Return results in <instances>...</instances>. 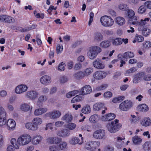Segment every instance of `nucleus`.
Wrapping results in <instances>:
<instances>
[{
	"instance_id": "28",
	"label": "nucleus",
	"mask_w": 151,
	"mask_h": 151,
	"mask_svg": "<svg viewBox=\"0 0 151 151\" xmlns=\"http://www.w3.org/2000/svg\"><path fill=\"white\" fill-rule=\"evenodd\" d=\"M115 22L118 25L122 26L125 24V21L123 17H119L116 19Z\"/></svg>"
},
{
	"instance_id": "49",
	"label": "nucleus",
	"mask_w": 151,
	"mask_h": 151,
	"mask_svg": "<svg viewBox=\"0 0 151 151\" xmlns=\"http://www.w3.org/2000/svg\"><path fill=\"white\" fill-rule=\"evenodd\" d=\"M143 47L145 49H148L151 47V42L149 41H146L143 44Z\"/></svg>"
},
{
	"instance_id": "17",
	"label": "nucleus",
	"mask_w": 151,
	"mask_h": 151,
	"mask_svg": "<svg viewBox=\"0 0 151 151\" xmlns=\"http://www.w3.org/2000/svg\"><path fill=\"white\" fill-rule=\"evenodd\" d=\"M115 116L116 115L114 113H110L102 116V119L104 121H109L114 119Z\"/></svg>"
},
{
	"instance_id": "23",
	"label": "nucleus",
	"mask_w": 151,
	"mask_h": 151,
	"mask_svg": "<svg viewBox=\"0 0 151 151\" xmlns=\"http://www.w3.org/2000/svg\"><path fill=\"white\" fill-rule=\"evenodd\" d=\"M93 37L94 40L96 42H99L103 39V36L100 32L95 33Z\"/></svg>"
},
{
	"instance_id": "6",
	"label": "nucleus",
	"mask_w": 151,
	"mask_h": 151,
	"mask_svg": "<svg viewBox=\"0 0 151 151\" xmlns=\"http://www.w3.org/2000/svg\"><path fill=\"white\" fill-rule=\"evenodd\" d=\"M94 67L98 69H103L105 67V65L101 60L99 58L96 59L93 62Z\"/></svg>"
},
{
	"instance_id": "27",
	"label": "nucleus",
	"mask_w": 151,
	"mask_h": 151,
	"mask_svg": "<svg viewBox=\"0 0 151 151\" xmlns=\"http://www.w3.org/2000/svg\"><path fill=\"white\" fill-rule=\"evenodd\" d=\"M47 110V109L46 108L37 109L34 111V114L36 116L40 115L46 112Z\"/></svg>"
},
{
	"instance_id": "10",
	"label": "nucleus",
	"mask_w": 151,
	"mask_h": 151,
	"mask_svg": "<svg viewBox=\"0 0 151 151\" xmlns=\"http://www.w3.org/2000/svg\"><path fill=\"white\" fill-rule=\"evenodd\" d=\"M61 114V112L58 110L53 111L47 114V116L52 119H55L59 117Z\"/></svg>"
},
{
	"instance_id": "47",
	"label": "nucleus",
	"mask_w": 151,
	"mask_h": 151,
	"mask_svg": "<svg viewBox=\"0 0 151 151\" xmlns=\"http://www.w3.org/2000/svg\"><path fill=\"white\" fill-rule=\"evenodd\" d=\"M93 71V69L91 68L86 69L84 71L85 76H88Z\"/></svg>"
},
{
	"instance_id": "61",
	"label": "nucleus",
	"mask_w": 151,
	"mask_h": 151,
	"mask_svg": "<svg viewBox=\"0 0 151 151\" xmlns=\"http://www.w3.org/2000/svg\"><path fill=\"white\" fill-rule=\"evenodd\" d=\"M63 50V47L62 45L58 44L57 46L56 50L57 54H58L60 51H62Z\"/></svg>"
},
{
	"instance_id": "7",
	"label": "nucleus",
	"mask_w": 151,
	"mask_h": 151,
	"mask_svg": "<svg viewBox=\"0 0 151 151\" xmlns=\"http://www.w3.org/2000/svg\"><path fill=\"white\" fill-rule=\"evenodd\" d=\"M105 135V130L99 129L94 132L93 136L94 138L97 139H102Z\"/></svg>"
},
{
	"instance_id": "21",
	"label": "nucleus",
	"mask_w": 151,
	"mask_h": 151,
	"mask_svg": "<svg viewBox=\"0 0 151 151\" xmlns=\"http://www.w3.org/2000/svg\"><path fill=\"white\" fill-rule=\"evenodd\" d=\"M61 138L56 137H50L47 139V142L52 144H58L61 141Z\"/></svg>"
},
{
	"instance_id": "16",
	"label": "nucleus",
	"mask_w": 151,
	"mask_h": 151,
	"mask_svg": "<svg viewBox=\"0 0 151 151\" xmlns=\"http://www.w3.org/2000/svg\"><path fill=\"white\" fill-rule=\"evenodd\" d=\"M51 78L47 75L42 76L40 79V81L41 83L45 85H47L51 82Z\"/></svg>"
},
{
	"instance_id": "14",
	"label": "nucleus",
	"mask_w": 151,
	"mask_h": 151,
	"mask_svg": "<svg viewBox=\"0 0 151 151\" xmlns=\"http://www.w3.org/2000/svg\"><path fill=\"white\" fill-rule=\"evenodd\" d=\"M139 31L142 32V34L144 36L146 37L149 35L150 33V30L149 28L144 26H140L138 28Z\"/></svg>"
},
{
	"instance_id": "57",
	"label": "nucleus",
	"mask_w": 151,
	"mask_h": 151,
	"mask_svg": "<svg viewBox=\"0 0 151 151\" xmlns=\"http://www.w3.org/2000/svg\"><path fill=\"white\" fill-rule=\"evenodd\" d=\"M31 126V130L33 131L36 130L38 128V126L34 123V122H32V123Z\"/></svg>"
},
{
	"instance_id": "37",
	"label": "nucleus",
	"mask_w": 151,
	"mask_h": 151,
	"mask_svg": "<svg viewBox=\"0 0 151 151\" xmlns=\"http://www.w3.org/2000/svg\"><path fill=\"white\" fill-rule=\"evenodd\" d=\"M144 149L146 151H148L151 148V142H146L143 145Z\"/></svg>"
},
{
	"instance_id": "50",
	"label": "nucleus",
	"mask_w": 151,
	"mask_h": 151,
	"mask_svg": "<svg viewBox=\"0 0 151 151\" xmlns=\"http://www.w3.org/2000/svg\"><path fill=\"white\" fill-rule=\"evenodd\" d=\"M98 117V115L96 114L92 115L89 119V121L91 122L95 123Z\"/></svg>"
},
{
	"instance_id": "25",
	"label": "nucleus",
	"mask_w": 151,
	"mask_h": 151,
	"mask_svg": "<svg viewBox=\"0 0 151 151\" xmlns=\"http://www.w3.org/2000/svg\"><path fill=\"white\" fill-rule=\"evenodd\" d=\"M70 134V133L69 130L66 129L60 130L58 132V134L59 136L61 137L68 136Z\"/></svg>"
},
{
	"instance_id": "13",
	"label": "nucleus",
	"mask_w": 151,
	"mask_h": 151,
	"mask_svg": "<svg viewBox=\"0 0 151 151\" xmlns=\"http://www.w3.org/2000/svg\"><path fill=\"white\" fill-rule=\"evenodd\" d=\"M145 75L144 72H141L136 74L134 78L133 81L134 83H137L141 81L142 78L144 77Z\"/></svg>"
},
{
	"instance_id": "30",
	"label": "nucleus",
	"mask_w": 151,
	"mask_h": 151,
	"mask_svg": "<svg viewBox=\"0 0 151 151\" xmlns=\"http://www.w3.org/2000/svg\"><path fill=\"white\" fill-rule=\"evenodd\" d=\"M111 45L110 41L109 40H105L102 42L100 44V46L102 48H106Z\"/></svg>"
},
{
	"instance_id": "39",
	"label": "nucleus",
	"mask_w": 151,
	"mask_h": 151,
	"mask_svg": "<svg viewBox=\"0 0 151 151\" xmlns=\"http://www.w3.org/2000/svg\"><path fill=\"white\" fill-rule=\"evenodd\" d=\"M82 98V97L81 95H77L73 98L71 102L72 103H73L79 101L81 100Z\"/></svg>"
},
{
	"instance_id": "56",
	"label": "nucleus",
	"mask_w": 151,
	"mask_h": 151,
	"mask_svg": "<svg viewBox=\"0 0 151 151\" xmlns=\"http://www.w3.org/2000/svg\"><path fill=\"white\" fill-rule=\"evenodd\" d=\"M90 128V126L88 124H86L82 126L81 129L82 130H87L88 132H89V129Z\"/></svg>"
},
{
	"instance_id": "31",
	"label": "nucleus",
	"mask_w": 151,
	"mask_h": 151,
	"mask_svg": "<svg viewBox=\"0 0 151 151\" xmlns=\"http://www.w3.org/2000/svg\"><path fill=\"white\" fill-rule=\"evenodd\" d=\"M42 139V137L40 135L34 137L32 140V142L34 144H37L40 142Z\"/></svg>"
},
{
	"instance_id": "60",
	"label": "nucleus",
	"mask_w": 151,
	"mask_h": 151,
	"mask_svg": "<svg viewBox=\"0 0 151 151\" xmlns=\"http://www.w3.org/2000/svg\"><path fill=\"white\" fill-rule=\"evenodd\" d=\"M94 13L93 12H91L90 14V19L88 22V25L90 26L93 20Z\"/></svg>"
},
{
	"instance_id": "46",
	"label": "nucleus",
	"mask_w": 151,
	"mask_h": 151,
	"mask_svg": "<svg viewBox=\"0 0 151 151\" xmlns=\"http://www.w3.org/2000/svg\"><path fill=\"white\" fill-rule=\"evenodd\" d=\"M146 11V8L145 6L142 5L139 8L138 12L140 14H143Z\"/></svg>"
},
{
	"instance_id": "64",
	"label": "nucleus",
	"mask_w": 151,
	"mask_h": 151,
	"mask_svg": "<svg viewBox=\"0 0 151 151\" xmlns=\"http://www.w3.org/2000/svg\"><path fill=\"white\" fill-rule=\"evenodd\" d=\"M143 79L146 81L151 80V74H148L145 76L143 78Z\"/></svg>"
},
{
	"instance_id": "40",
	"label": "nucleus",
	"mask_w": 151,
	"mask_h": 151,
	"mask_svg": "<svg viewBox=\"0 0 151 151\" xmlns=\"http://www.w3.org/2000/svg\"><path fill=\"white\" fill-rule=\"evenodd\" d=\"M140 110L142 112L147 111L148 110V106L145 104H143L139 106Z\"/></svg>"
},
{
	"instance_id": "3",
	"label": "nucleus",
	"mask_w": 151,
	"mask_h": 151,
	"mask_svg": "<svg viewBox=\"0 0 151 151\" xmlns=\"http://www.w3.org/2000/svg\"><path fill=\"white\" fill-rule=\"evenodd\" d=\"M101 24L104 27H109L112 26L114 23V21L111 17L106 15L102 17L100 19Z\"/></svg>"
},
{
	"instance_id": "18",
	"label": "nucleus",
	"mask_w": 151,
	"mask_h": 151,
	"mask_svg": "<svg viewBox=\"0 0 151 151\" xmlns=\"http://www.w3.org/2000/svg\"><path fill=\"white\" fill-rule=\"evenodd\" d=\"M82 95H85L90 93L92 92L91 86L89 85H86L82 87L81 89Z\"/></svg>"
},
{
	"instance_id": "19",
	"label": "nucleus",
	"mask_w": 151,
	"mask_h": 151,
	"mask_svg": "<svg viewBox=\"0 0 151 151\" xmlns=\"http://www.w3.org/2000/svg\"><path fill=\"white\" fill-rule=\"evenodd\" d=\"M105 107V104L104 103H97L94 104L93 106L94 111H98Z\"/></svg>"
},
{
	"instance_id": "2",
	"label": "nucleus",
	"mask_w": 151,
	"mask_h": 151,
	"mask_svg": "<svg viewBox=\"0 0 151 151\" xmlns=\"http://www.w3.org/2000/svg\"><path fill=\"white\" fill-rule=\"evenodd\" d=\"M101 48L98 46H93L90 47L87 53V55L91 59H93L96 58L98 54L101 51Z\"/></svg>"
},
{
	"instance_id": "59",
	"label": "nucleus",
	"mask_w": 151,
	"mask_h": 151,
	"mask_svg": "<svg viewBox=\"0 0 151 151\" xmlns=\"http://www.w3.org/2000/svg\"><path fill=\"white\" fill-rule=\"evenodd\" d=\"M4 136L0 134V148L4 145Z\"/></svg>"
},
{
	"instance_id": "41",
	"label": "nucleus",
	"mask_w": 151,
	"mask_h": 151,
	"mask_svg": "<svg viewBox=\"0 0 151 151\" xmlns=\"http://www.w3.org/2000/svg\"><path fill=\"white\" fill-rule=\"evenodd\" d=\"M76 127V124L73 123H70L65 125V127L70 130L74 129Z\"/></svg>"
},
{
	"instance_id": "54",
	"label": "nucleus",
	"mask_w": 151,
	"mask_h": 151,
	"mask_svg": "<svg viewBox=\"0 0 151 151\" xmlns=\"http://www.w3.org/2000/svg\"><path fill=\"white\" fill-rule=\"evenodd\" d=\"M127 5L125 4H120L119 6V9L123 11H126L127 10Z\"/></svg>"
},
{
	"instance_id": "11",
	"label": "nucleus",
	"mask_w": 151,
	"mask_h": 151,
	"mask_svg": "<svg viewBox=\"0 0 151 151\" xmlns=\"http://www.w3.org/2000/svg\"><path fill=\"white\" fill-rule=\"evenodd\" d=\"M38 93L35 91H27L25 94L26 96L31 100H34L37 96Z\"/></svg>"
},
{
	"instance_id": "15",
	"label": "nucleus",
	"mask_w": 151,
	"mask_h": 151,
	"mask_svg": "<svg viewBox=\"0 0 151 151\" xmlns=\"http://www.w3.org/2000/svg\"><path fill=\"white\" fill-rule=\"evenodd\" d=\"M134 56V53L131 52H127L124 53L123 55L119 54L118 55V59L126 58H131Z\"/></svg>"
},
{
	"instance_id": "53",
	"label": "nucleus",
	"mask_w": 151,
	"mask_h": 151,
	"mask_svg": "<svg viewBox=\"0 0 151 151\" xmlns=\"http://www.w3.org/2000/svg\"><path fill=\"white\" fill-rule=\"evenodd\" d=\"M113 94L111 91H108L105 92L104 94V96L105 98H110L112 96Z\"/></svg>"
},
{
	"instance_id": "42",
	"label": "nucleus",
	"mask_w": 151,
	"mask_h": 151,
	"mask_svg": "<svg viewBox=\"0 0 151 151\" xmlns=\"http://www.w3.org/2000/svg\"><path fill=\"white\" fill-rule=\"evenodd\" d=\"M67 146V143L65 142H62L59 145H57V149L58 150H62L65 148Z\"/></svg>"
},
{
	"instance_id": "22",
	"label": "nucleus",
	"mask_w": 151,
	"mask_h": 151,
	"mask_svg": "<svg viewBox=\"0 0 151 151\" xmlns=\"http://www.w3.org/2000/svg\"><path fill=\"white\" fill-rule=\"evenodd\" d=\"M100 145V143L99 142H96L95 141H91L90 143L88 144V147H87L88 150H91V149H95L96 147V146H98Z\"/></svg>"
},
{
	"instance_id": "35",
	"label": "nucleus",
	"mask_w": 151,
	"mask_h": 151,
	"mask_svg": "<svg viewBox=\"0 0 151 151\" xmlns=\"http://www.w3.org/2000/svg\"><path fill=\"white\" fill-rule=\"evenodd\" d=\"M63 119L67 122H71L73 119V116L68 114H66L62 118Z\"/></svg>"
},
{
	"instance_id": "29",
	"label": "nucleus",
	"mask_w": 151,
	"mask_h": 151,
	"mask_svg": "<svg viewBox=\"0 0 151 151\" xmlns=\"http://www.w3.org/2000/svg\"><path fill=\"white\" fill-rule=\"evenodd\" d=\"M70 143L72 145H75L78 144L79 145L81 144H79L80 143V139L76 137H74L72 138L69 141Z\"/></svg>"
},
{
	"instance_id": "1",
	"label": "nucleus",
	"mask_w": 151,
	"mask_h": 151,
	"mask_svg": "<svg viewBox=\"0 0 151 151\" xmlns=\"http://www.w3.org/2000/svg\"><path fill=\"white\" fill-rule=\"evenodd\" d=\"M119 120L116 119L114 121H112L111 124H107L106 126L108 131L111 133H114L118 131L122 127L121 124L118 123Z\"/></svg>"
},
{
	"instance_id": "52",
	"label": "nucleus",
	"mask_w": 151,
	"mask_h": 151,
	"mask_svg": "<svg viewBox=\"0 0 151 151\" xmlns=\"http://www.w3.org/2000/svg\"><path fill=\"white\" fill-rule=\"evenodd\" d=\"M16 139L15 138H12L11 140V143L14 147L16 149H18L19 148V146L16 144Z\"/></svg>"
},
{
	"instance_id": "44",
	"label": "nucleus",
	"mask_w": 151,
	"mask_h": 151,
	"mask_svg": "<svg viewBox=\"0 0 151 151\" xmlns=\"http://www.w3.org/2000/svg\"><path fill=\"white\" fill-rule=\"evenodd\" d=\"M108 86V85L106 84H104L97 87L96 88L97 91H101L105 89Z\"/></svg>"
},
{
	"instance_id": "5",
	"label": "nucleus",
	"mask_w": 151,
	"mask_h": 151,
	"mask_svg": "<svg viewBox=\"0 0 151 151\" xmlns=\"http://www.w3.org/2000/svg\"><path fill=\"white\" fill-rule=\"evenodd\" d=\"M132 103L131 101L126 100L121 103L119 105V109L123 111H127L132 106Z\"/></svg>"
},
{
	"instance_id": "9",
	"label": "nucleus",
	"mask_w": 151,
	"mask_h": 151,
	"mask_svg": "<svg viewBox=\"0 0 151 151\" xmlns=\"http://www.w3.org/2000/svg\"><path fill=\"white\" fill-rule=\"evenodd\" d=\"M128 23L130 24L135 25L136 26H140V21H139V18L137 16H134L129 19L128 21Z\"/></svg>"
},
{
	"instance_id": "4",
	"label": "nucleus",
	"mask_w": 151,
	"mask_h": 151,
	"mask_svg": "<svg viewBox=\"0 0 151 151\" xmlns=\"http://www.w3.org/2000/svg\"><path fill=\"white\" fill-rule=\"evenodd\" d=\"M31 139V137L29 135H23L18 138L17 142L20 145H24L29 143Z\"/></svg>"
},
{
	"instance_id": "58",
	"label": "nucleus",
	"mask_w": 151,
	"mask_h": 151,
	"mask_svg": "<svg viewBox=\"0 0 151 151\" xmlns=\"http://www.w3.org/2000/svg\"><path fill=\"white\" fill-rule=\"evenodd\" d=\"M150 20L149 18H145L144 20L141 19L140 20V26H144L146 24V21H148Z\"/></svg>"
},
{
	"instance_id": "33",
	"label": "nucleus",
	"mask_w": 151,
	"mask_h": 151,
	"mask_svg": "<svg viewBox=\"0 0 151 151\" xmlns=\"http://www.w3.org/2000/svg\"><path fill=\"white\" fill-rule=\"evenodd\" d=\"M133 143L135 145L140 144L142 142V140L138 136L136 135L133 137L132 139Z\"/></svg>"
},
{
	"instance_id": "43",
	"label": "nucleus",
	"mask_w": 151,
	"mask_h": 151,
	"mask_svg": "<svg viewBox=\"0 0 151 151\" xmlns=\"http://www.w3.org/2000/svg\"><path fill=\"white\" fill-rule=\"evenodd\" d=\"M4 22L9 23H11L13 22V20H14V19L11 17L6 15Z\"/></svg>"
},
{
	"instance_id": "34",
	"label": "nucleus",
	"mask_w": 151,
	"mask_h": 151,
	"mask_svg": "<svg viewBox=\"0 0 151 151\" xmlns=\"http://www.w3.org/2000/svg\"><path fill=\"white\" fill-rule=\"evenodd\" d=\"M112 43L115 46H117L122 44V38H116L114 39H112Z\"/></svg>"
},
{
	"instance_id": "51",
	"label": "nucleus",
	"mask_w": 151,
	"mask_h": 151,
	"mask_svg": "<svg viewBox=\"0 0 151 151\" xmlns=\"http://www.w3.org/2000/svg\"><path fill=\"white\" fill-rule=\"evenodd\" d=\"M65 63L63 62H62L60 63L58 65V70H64L65 69Z\"/></svg>"
},
{
	"instance_id": "55",
	"label": "nucleus",
	"mask_w": 151,
	"mask_h": 151,
	"mask_svg": "<svg viewBox=\"0 0 151 151\" xmlns=\"http://www.w3.org/2000/svg\"><path fill=\"white\" fill-rule=\"evenodd\" d=\"M135 39L139 42H142L144 40V37L141 35H137L136 36Z\"/></svg>"
},
{
	"instance_id": "36",
	"label": "nucleus",
	"mask_w": 151,
	"mask_h": 151,
	"mask_svg": "<svg viewBox=\"0 0 151 151\" xmlns=\"http://www.w3.org/2000/svg\"><path fill=\"white\" fill-rule=\"evenodd\" d=\"M74 76L76 79H80L85 76V74L83 72L80 71L75 73Z\"/></svg>"
},
{
	"instance_id": "38",
	"label": "nucleus",
	"mask_w": 151,
	"mask_h": 151,
	"mask_svg": "<svg viewBox=\"0 0 151 151\" xmlns=\"http://www.w3.org/2000/svg\"><path fill=\"white\" fill-rule=\"evenodd\" d=\"M20 109L23 111H28L30 109L29 105L27 104L24 103L21 105Z\"/></svg>"
},
{
	"instance_id": "12",
	"label": "nucleus",
	"mask_w": 151,
	"mask_h": 151,
	"mask_svg": "<svg viewBox=\"0 0 151 151\" xmlns=\"http://www.w3.org/2000/svg\"><path fill=\"white\" fill-rule=\"evenodd\" d=\"M27 86L25 85H19L16 88L15 92L17 94H21L27 91Z\"/></svg>"
},
{
	"instance_id": "8",
	"label": "nucleus",
	"mask_w": 151,
	"mask_h": 151,
	"mask_svg": "<svg viewBox=\"0 0 151 151\" xmlns=\"http://www.w3.org/2000/svg\"><path fill=\"white\" fill-rule=\"evenodd\" d=\"M107 75L106 72L103 71H97L93 74V77L96 79L101 80L105 78Z\"/></svg>"
},
{
	"instance_id": "62",
	"label": "nucleus",
	"mask_w": 151,
	"mask_h": 151,
	"mask_svg": "<svg viewBox=\"0 0 151 151\" xmlns=\"http://www.w3.org/2000/svg\"><path fill=\"white\" fill-rule=\"evenodd\" d=\"M137 70V69L133 67L127 70L126 72V74H129L131 73H133Z\"/></svg>"
},
{
	"instance_id": "45",
	"label": "nucleus",
	"mask_w": 151,
	"mask_h": 151,
	"mask_svg": "<svg viewBox=\"0 0 151 151\" xmlns=\"http://www.w3.org/2000/svg\"><path fill=\"white\" fill-rule=\"evenodd\" d=\"M42 120L41 118H36L34 119L32 122L37 125L38 126L40 125L42 123Z\"/></svg>"
},
{
	"instance_id": "32",
	"label": "nucleus",
	"mask_w": 151,
	"mask_h": 151,
	"mask_svg": "<svg viewBox=\"0 0 151 151\" xmlns=\"http://www.w3.org/2000/svg\"><path fill=\"white\" fill-rule=\"evenodd\" d=\"M91 108L89 105H85L82 109V112L85 114H88L90 112Z\"/></svg>"
},
{
	"instance_id": "20",
	"label": "nucleus",
	"mask_w": 151,
	"mask_h": 151,
	"mask_svg": "<svg viewBox=\"0 0 151 151\" xmlns=\"http://www.w3.org/2000/svg\"><path fill=\"white\" fill-rule=\"evenodd\" d=\"M141 124L145 127H147L151 124V120L149 117H145L140 121Z\"/></svg>"
},
{
	"instance_id": "48",
	"label": "nucleus",
	"mask_w": 151,
	"mask_h": 151,
	"mask_svg": "<svg viewBox=\"0 0 151 151\" xmlns=\"http://www.w3.org/2000/svg\"><path fill=\"white\" fill-rule=\"evenodd\" d=\"M127 16L129 19L134 17L135 15L134 12L131 9H128L127 12Z\"/></svg>"
},
{
	"instance_id": "63",
	"label": "nucleus",
	"mask_w": 151,
	"mask_h": 151,
	"mask_svg": "<svg viewBox=\"0 0 151 151\" xmlns=\"http://www.w3.org/2000/svg\"><path fill=\"white\" fill-rule=\"evenodd\" d=\"M60 81L61 83H64L67 82L68 79L65 76H62L60 78Z\"/></svg>"
},
{
	"instance_id": "26",
	"label": "nucleus",
	"mask_w": 151,
	"mask_h": 151,
	"mask_svg": "<svg viewBox=\"0 0 151 151\" xmlns=\"http://www.w3.org/2000/svg\"><path fill=\"white\" fill-rule=\"evenodd\" d=\"M47 99V98L46 96L43 95L40 96L38 99V101L37 102V105L39 107L42 106L43 102L46 101Z\"/></svg>"
},
{
	"instance_id": "24",
	"label": "nucleus",
	"mask_w": 151,
	"mask_h": 151,
	"mask_svg": "<svg viewBox=\"0 0 151 151\" xmlns=\"http://www.w3.org/2000/svg\"><path fill=\"white\" fill-rule=\"evenodd\" d=\"M6 126L9 128V129H12L15 127L16 123L15 121L12 119H9L6 122Z\"/></svg>"
}]
</instances>
